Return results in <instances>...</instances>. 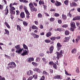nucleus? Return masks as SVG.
Wrapping results in <instances>:
<instances>
[{
  "mask_svg": "<svg viewBox=\"0 0 80 80\" xmlns=\"http://www.w3.org/2000/svg\"><path fill=\"white\" fill-rule=\"evenodd\" d=\"M58 22L59 23V24H61V23H62V20H58Z\"/></svg>",
  "mask_w": 80,
  "mask_h": 80,
  "instance_id": "obj_55",
  "label": "nucleus"
},
{
  "mask_svg": "<svg viewBox=\"0 0 80 80\" xmlns=\"http://www.w3.org/2000/svg\"><path fill=\"white\" fill-rule=\"evenodd\" d=\"M3 8V6L1 4H0V10H2Z\"/></svg>",
  "mask_w": 80,
  "mask_h": 80,
  "instance_id": "obj_57",
  "label": "nucleus"
},
{
  "mask_svg": "<svg viewBox=\"0 0 80 80\" xmlns=\"http://www.w3.org/2000/svg\"><path fill=\"white\" fill-rule=\"evenodd\" d=\"M39 4L40 5H44L45 4V3L44 2V1L43 0H40L39 2Z\"/></svg>",
  "mask_w": 80,
  "mask_h": 80,
  "instance_id": "obj_18",
  "label": "nucleus"
},
{
  "mask_svg": "<svg viewBox=\"0 0 80 80\" xmlns=\"http://www.w3.org/2000/svg\"><path fill=\"white\" fill-rule=\"evenodd\" d=\"M34 22L35 24H36V25H38V21H34Z\"/></svg>",
  "mask_w": 80,
  "mask_h": 80,
  "instance_id": "obj_59",
  "label": "nucleus"
},
{
  "mask_svg": "<svg viewBox=\"0 0 80 80\" xmlns=\"http://www.w3.org/2000/svg\"><path fill=\"white\" fill-rule=\"evenodd\" d=\"M22 8H23V6L22 5L20 6H19L20 9L21 10H22Z\"/></svg>",
  "mask_w": 80,
  "mask_h": 80,
  "instance_id": "obj_64",
  "label": "nucleus"
},
{
  "mask_svg": "<svg viewBox=\"0 0 80 80\" xmlns=\"http://www.w3.org/2000/svg\"><path fill=\"white\" fill-rule=\"evenodd\" d=\"M43 75H49V73L48 72H46L45 71H44L42 72Z\"/></svg>",
  "mask_w": 80,
  "mask_h": 80,
  "instance_id": "obj_28",
  "label": "nucleus"
},
{
  "mask_svg": "<svg viewBox=\"0 0 80 80\" xmlns=\"http://www.w3.org/2000/svg\"><path fill=\"white\" fill-rule=\"evenodd\" d=\"M43 8L44 10H46V9H47V6L43 4Z\"/></svg>",
  "mask_w": 80,
  "mask_h": 80,
  "instance_id": "obj_58",
  "label": "nucleus"
},
{
  "mask_svg": "<svg viewBox=\"0 0 80 80\" xmlns=\"http://www.w3.org/2000/svg\"><path fill=\"white\" fill-rule=\"evenodd\" d=\"M17 30H18L19 32H20V31H22V28H21V27H20V26L17 25Z\"/></svg>",
  "mask_w": 80,
  "mask_h": 80,
  "instance_id": "obj_22",
  "label": "nucleus"
},
{
  "mask_svg": "<svg viewBox=\"0 0 80 80\" xmlns=\"http://www.w3.org/2000/svg\"><path fill=\"white\" fill-rule=\"evenodd\" d=\"M23 46L24 48H25V49H26V50H27V49H28V47L24 44H23Z\"/></svg>",
  "mask_w": 80,
  "mask_h": 80,
  "instance_id": "obj_40",
  "label": "nucleus"
},
{
  "mask_svg": "<svg viewBox=\"0 0 80 80\" xmlns=\"http://www.w3.org/2000/svg\"><path fill=\"white\" fill-rule=\"evenodd\" d=\"M62 18L63 20H67V17L66 15L63 14L62 15Z\"/></svg>",
  "mask_w": 80,
  "mask_h": 80,
  "instance_id": "obj_21",
  "label": "nucleus"
},
{
  "mask_svg": "<svg viewBox=\"0 0 80 80\" xmlns=\"http://www.w3.org/2000/svg\"><path fill=\"white\" fill-rule=\"evenodd\" d=\"M70 25L71 26V31L72 32H73L75 28H76V27H75V23L73 22H71L70 23Z\"/></svg>",
  "mask_w": 80,
  "mask_h": 80,
  "instance_id": "obj_5",
  "label": "nucleus"
},
{
  "mask_svg": "<svg viewBox=\"0 0 80 80\" xmlns=\"http://www.w3.org/2000/svg\"><path fill=\"white\" fill-rule=\"evenodd\" d=\"M25 12L26 14L27 15H30V13L28 12V11H25Z\"/></svg>",
  "mask_w": 80,
  "mask_h": 80,
  "instance_id": "obj_53",
  "label": "nucleus"
},
{
  "mask_svg": "<svg viewBox=\"0 0 80 80\" xmlns=\"http://www.w3.org/2000/svg\"><path fill=\"white\" fill-rule=\"evenodd\" d=\"M8 65L9 66H8L7 67V68L8 70H9L10 68H12V69H13V68H15L16 66L15 63L14 62H9L8 64Z\"/></svg>",
  "mask_w": 80,
  "mask_h": 80,
  "instance_id": "obj_2",
  "label": "nucleus"
},
{
  "mask_svg": "<svg viewBox=\"0 0 80 80\" xmlns=\"http://www.w3.org/2000/svg\"><path fill=\"white\" fill-rule=\"evenodd\" d=\"M64 3L66 5H68V1L67 0H65L64 2Z\"/></svg>",
  "mask_w": 80,
  "mask_h": 80,
  "instance_id": "obj_38",
  "label": "nucleus"
},
{
  "mask_svg": "<svg viewBox=\"0 0 80 80\" xmlns=\"http://www.w3.org/2000/svg\"><path fill=\"white\" fill-rule=\"evenodd\" d=\"M77 52V49L76 48H74L72 49L71 52L72 53H76Z\"/></svg>",
  "mask_w": 80,
  "mask_h": 80,
  "instance_id": "obj_24",
  "label": "nucleus"
},
{
  "mask_svg": "<svg viewBox=\"0 0 80 80\" xmlns=\"http://www.w3.org/2000/svg\"><path fill=\"white\" fill-rule=\"evenodd\" d=\"M56 53L57 55L56 58L58 60H59L60 57H63L62 54L63 53V51H62V50H61L60 51V52H56Z\"/></svg>",
  "mask_w": 80,
  "mask_h": 80,
  "instance_id": "obj_4",
  "label": "nucleus"
},
{
  "mask_svg": "<svg viewBox=\"0 0 80 80\" xmlns=\"http://www.w3.org/2000/svg\"><path fill=\"white\" fill-rule=\"evenodd\" d=\"M42 60L43 61V62H45L46 61V59H45V58H42Z\"/></svg>",
  "mask_w": 80,
  "mask_h": 80,
  "instance_id": "obj_60",
  "label": "nucleus"
},
{
  "mask_svg": "<svg viewBox=\"0 0 80 80\" xmlns=\"http://www.w3.org/2000/svg\"><path fill=\"white\" fill-rule=\"evenodd\" d=\"M20 17L21 18H25V15L23 12H21L20 14Z\"/></svg>",
  "mask_w": 80,
  "mask_h": 80,
  "instance_id": "obj_10",
  "label": "nucleus"
},
{
  "mask_svg": "<svg viewBox=\"0 0 80 80\" xmlns=\"http://www.w3.org/2000/svg\"><path fill=\"white\" fill-rule=\"evenodd\" d=\"M33 71L34 72H37L38 73H40V70L38 68H35L33 69Z\"/></svg>",
  "mask_w": 80,
  "mask_h": 80,
  "instance_id": "obj_13",
  "label": "nucleus"
},
{
  "mask_svg": "<svg viewBox=\"0 0 80 80\" xmlns=\"http://www.w3.org/2000/svg\"><path fill=\"white\" fill-rule=\"evenodd\" d=\"M39 80H45V76H42Z\"/></svg>",
  "mask_w": 80,
  "mask_h": 80,
  "instance_id": "obj_46",
  "label": "nucleus"
},
{
  "mask_svg": "<svg viewBox=\"0 0 80 80\" xmlns=\"http://www.w3.org/2000/svg\"><path fill=\"white\" fill-rule=\"evenodd\" d=\"M24 10L25 12H26V11H27L28 10H27V7L25 6H24Z\"/></svg>",
  "mask_w": 80,
  "mask_h": 80,
  "instance_id": "obj_45",
  "label": "nucleus"
},
{
  "mask_svg": "<svg viewBox=\"0 0 80 80\" xmlns=\"http://www.w3.org/2000/svg\"><path fill=\"white\" fill-rule=\"evenodd\" d=\"M62 47V45H61L60 43L59 42L57 43V48L58 51H59V50H60V49H61V47Z\"/></svg>",
  "mask_w": 80,
  "mask_h": 80,
  "instance_id": "obj_7",
  "label": "nucleus"
},
{
  "mask_svg": "<svg viewBox=\"0 0 80 80\" xmlns=\"http://www.w3.org/2000/svg\"><path fill=\"white\" fill-rule=\"evenodd\" d=\"M15 48H16L17 50L16 51V52L18 53V54H20V53L22 52V51H23V48H21L20 45H18L15 46Z\"/></svg>",
  "mask_w": 80,
  "mask_h": 80,
  "instance_id": "obj_1",
  "label": "nucleus"
},
{
  "mask_svg": "<svg viewBox=\"0 0 80 80\" xmlns=\"http://www.w3.org/2000/svg\"><path fill=\"white\" fill-rule=\"evenodd\" d=\"M52 32H48L46 34V37H50L51 35H52Z\"/></svg>",
  "mask_w": 80,
  "mask_h": 80,
  "instance_id": "obj_23",
  "label": "nucleus"
},
{
  "mask_svg": "<svg viewBox=\"0 0 80 80\" xmlns=\"http://www.w3.org/2000/svg\"><path fill=\"white\" fill-rule=\"evenodd\" d=\"M31 35H32V36H35V37H34V38H38L39 37V36L37 34H36L35 33H31Z\"/></svg>",
  "mask_w": 80,
  "mask_h": 80,
  "instance_id": "obj_17",
  "label": "nucleus"
},
{
  "mask_svg": "<svg viewBox=\"0 0 80 80\" xmlns=\"http://www.w3.org/2000/svg\"><path fill=\"white\" fill-rule=\"evenodd\" d=\"M28 55V51L26 50H24L23 52L21 54V55H22V56H25V55Z\"/></svg>",
  "mask_w": 80,
  "mask_h": 80,
  "instance_id": "obj_6",
  "label": "nucleus"
},
{
  "mask_svg": "<svg viewBox=\"0 0 80 80\" xmlns=\"http://www.w3.org/2000/svg\"><path fill=\"white\" fill-rule=\"evenodd\" d=\"M50 22H53L55 21V18H51L50 19Z\"/></svg>",
  "mask_w": 80,
  "mask_h": 80,
  "instance_id": "obj_44",
  "label": "nucleus"
},
{
  "mask_svg": "<svg viewBox=\"0 0 80 80\" xmlns=\"http://www.w3.org/2000/svg\"><path fill=\"white\" fill-rule=\"evenodd\" d=\"M80 20V16H77L74 18H73L72 20L73 21H75V20Z\"/></svg>",
  "mask_w": 80,
  "mask_h": 80,
  "instance_id": "obj_16",
  "label": "nucleus"
},
{
  "mask_svg": "<svg viewBox=\"0 0 80 80\" xmlns=\"http://www.w3.org/2000/svg\"><path fill=\"white\" fill-rule=\"evenodd\" d=\"M69 41V38L67 37H65V40L63 41V42H68Z\"/></svg>",
  "mask_w": 80,
  "mask_h": 80,
  "instance_id": "obj_30",
  "label": "nucleus"
},
{
  "mask_svg": "<svg viewBox=\"0 0 80 80\" xmlns=\"http://www.w3.org/2000/svg\"><path fill=\"white\" fill-rule=\"evenodd\" d=\"M54 49V47L53 46L51 45L49 48V51H50V53H52L53 52V51Z\"/></svg>",
  "mask_w": 80,
  "mask_h": 80,
  "instance_id": "obj_8",
  "label": "nucleus"
},
{
  "mask_svg": "<svg viewBox=\"0 0 80 80\" xmlns=\"http://www.w3.org/2000/svg\"><path fill=\"white\" fill-rule=\"evenodd\" d=\"M68 27V24H64L62 26V28H67Z\"/></svg>",
  "mask_w": 80,
  "mask_h": 80,
  "instance_id": "obj_39",
  "label": "nucleus"
},
{
  "mask_svg": "<svg viewBox=\"0 0 80 80\" xmlns=\"http://www.w3.org/2000/svg\"><path fill=\"white\" fill-rule=\"evenodd\" d=\"M54 79H60V80H61V79H62V78L60 75H58L54 76Z\"/></svg>",
  "mask_w": 80,
  "mask_h": 80,
  "instance_id": "obj_15",
  "label": "nucleus"
},
{
  "mask_svg": "<svg viewBox=\"0 0 80 80\" xmlns=\"http://www.w3.org/2000/svg\"><path fill=\"white\" fill-rule=\"evenodd\" d=\"M45 42L48 43H50L51 41L49 39H46L44 40Z\"/></svg>",
  "mask_w": 80,
  "mask_h": 80,
  "instance_id": "obj_36",
  "label": "nucleus"
},
{
  "mask_svg": "<svg viewBox=\"0 0 80 80\" xmlns=\"http://www.w3.org/2000/svg\"><path fill=\"white\" fill-rule=\"evenodd\" d=\"M50 11L51 12H55V10L54 9H52L51 8L50 10Z\"/></svg>",
  "mask_w": 80,
  "mask_h": 80,
  "instance_id": "obj_62",
  "label": "nucleus"
},
{
  "mask_svg": "<svg viewBox=\"0 0 80 80\" xmlns=\"http://www.w3.org/2000/svg\"><path fill=\"white\" fill-rule=\"evenodd\" d=\"M39 55L41 57H43L44 55V54L43 53H41L39 54Z\"/></svg>",
  "mask_w": 80,
  "mask_h": 80,
  "instance_id": "obj_54",
  "label": "nucleus"
},
{
  "mask_svg": "<svg viewBox=\"0 0 80 80\" xmlns=\"http://www.w3.org/2000/svg\"><path fill=\"white\" fill-rule=\"evenodd\" d=\"M15 10V8L14 7L12 6L11 7V10Z\"/></svg>",
  "mask_w": 80,
  "mask_h": 80,
  "instance_id": "obj_61",
  "label": "nucleus"
},
{
  "mask_svg": "<svg viewBox=\"0 0 80 80\" xmlns=\"http://www.w3.org/2000/svg\"><path fill=\"white\" fill-rule=\"evenodd\" d=\"M23 25L25 27H27V25H28V23L26 21H23Z\"/></svg>",
  "mask_w": 80,
  "mask_h": 80,
  "instance_id": "obj_35",
  "label": "nucleus"
},
{
  "mask_svg": "<svg viewBox=\"0 0 80 80\" xmlns=\"http://www.w3.org/2000/svg\"><path fill=\"white\" fill-rule=\"evenodd\" d=\"M10 13L11 15H15V12L13 10H11V9H10Z\"/></svg>",
  "mask_w": 80,
  "mask_h": 80,
  "instance_id": "obj_26",
  "label": "nucleus"
},
{
  "mask_svg": "<svg viewBox=\"0 0 80 80\" xmlns=\"http://www.w3.org/2000/svg\"><path fill=\"white\" fill-rule=\"evenodd\" d=\"M4 12H5L4 13L5 15H7L8 13V6H7L6 8L4 10Z\"/></svg>",
  "mask_w": 80,
  "mask_h": 80,
  "instance_id": "obj_11",
  "label": "nucleus"
},
{
  "mask_svg": "<svg viewBox=\"0 0 80 80\" xmlns=\"http://www.w3.org/2000/svg\"><path fill=\"white\" fill-rule=\"evenodd\" d=\"M33 79V77L32 76H31L30 77H29L27 79V80H31Z\"/></svg>",
  "mask_w": 80,
  "mask_h": 80,
  "instance_id": "obj_52",
  "label": "nucleus"
},
{
  "mask_svg": "<svg viewBox=\"0 0 80 80\" xmlns=\"http://www.w3.org/2000/svg\"><path fill=\"white\" fill-rule=\"evenodd\" d=\"M32 64L34 67H37V66H38V63H37L36 62H32Z\"/></svg>",
  "mask_w": 80,
  "mask_h": 80,
  "instance_id": "obj_33",
  "label": "nucleus"
},
{
  "mask_svg": "<svg viewBox=\"0 0 80 80\" xmlns=\"http://www.w3.org/2000/svg\"><path fill=\"white\" fill-rule=\"evenodd\" d=\"M33 73L32 70H29V71H28L27 73V75H28V76L32 75H33Z\"/></svg>",
  "mask_w": 80,
  "mask_h": 80,
  "instance_id": "obj_9",
  "label": "nucleus"
},
{
  "mask_svg": "<svg viewBox=\"0 0 80 80\" xmlns=\"http://www.w3.org/2000/svg\"><path fill=\"white\" fill-rule=\"evenodd\" d=\"M53 67L54 68V69H57V64H54L53 65Z\"/></svg>",
  "mask_w": 80,
  "mask_h": 80,
  "instance_id": "obj_43",
  "label": "nucleus"
},
{
  "mask_svg": "<svg viewBox=\"0 0 80 80\" xmlns=\"http://www.w3.org/2000/svg\"><path fill=\"white\" fill-rule=\"evenodd\" d=\"M49 65H53V64H54V63L52 61H51L49 62Z\"/></svg>",
  "mask_w": 80,
  "mask_h": 80,
  "instance_id": "obj_48",
  "label": "nucleus"
},
{
  "mask_svg": "<svg viewBox=\"0 0 80 80\" xmlns=\"http://www.w3.org/2000/svg\"><path fill=\"white\" fill-rule=\"evenodd\" d=\"M70 6L71 7H77V4L76 3L73 2L72 3H70Z\"/></svg>",
  "mask_w": 80,
  "mask_h": 80,
  "instance_id": "obj_12",
  "label": "nucleus"
},
{
  "mask_svg": "<svg viewBox=\"0 0 80 80\" xmlns=\"http://www.w3.org/2000/svg\"><path fill=\"white\" fill-rule=\"evenodd\" d=\"M16 12L17 15H19V14L20 13V11L18 10H16Z\"/></svg>",
  "mask_w": 80,
  "mask_h": 80,
  "instance_id": "obj_47",
  "label": "nucleus"
},
{
  "mask_svg": "<svg viewBox=\"0 0 80 80\" xmlns=\"http://www.w3.org/2000/svg\"><path fill=\"white\" fill-rule=\"evenodd\" d=\"M49 71V73H53V70L52 69H50Z\"/></svg>",
  "mask_w": 80,
  "mask_h": 80,
  "instance_id": "obj_49",
  "label": "nucleus"
},
{
  "mask_svg": "<svg viewBox=\"0 0 80 80\" xmlns=\"http://www.w3.org/2000/svg\"><path fill=\"white\" fill-rule=\"evenodd\" d=\"M54 17H59L60 16V15L58 13H55L54 14Z\"/></svg>",
  "mask_w": 80,
  "mask_h": 80,
  "instance_id": "obj_42",
  "label": "nucleus"
},
{
  "mask_svg": "<svg viewBox=\"0 0 80 80\" xmlns=\"http://www.w3.org/2000/svg\"><path fill=\"white\" fill-rule=\"evenodd\" d=\"M30 9L31 12H37V9L35 8L33 6V4L32 2H30L29 4Z\"/></svg>",
  "mask_w": 80,
  "mask_h": 80,
  "instance_id": "obj_3",
  "label": "nucleus"
},
{
  "mask_svg": "<svg viewBox=\"0 0 80 80\" xmlns=\"http://www.w3.org/2000/svg\"><path fill=\"white\" fill-rule=\"evenodd\" d=\"M40 28L41 29H43V26L42 24H41L40 25Z\"/></svg>",
  "mask_w": 80,
  "mask_h": 80,
  "instance_id": "obj_56",
  "label": "nucleus"
},
{
  "mask_svg": "<svg viewBox=\"0 0 80 80\" xmlns=\"http://www.w3.org/2000/svg\"><path fill=\"white\" fill-rule=\"evenodd\" d=\"M79 40H80V36H78L77 38L76 39L75 42L76 43H78V41H79Z\"/></svg>",
  "mask_w": 80,
  "mask_h": 80,
  "instance_id": "obj_19",
  "label": "nucleus"
},
{
  "mask_svg": "<svg viewBox=\"0 0 80 80\" xmlns=\"http://www.w3.org/2000/svg\"><path fill=\"white\" fill-rule=\"evenodd\" d=\"M40 58L39 57L37 58L36 60V61L37 62H40Z\"/></svg>",
  "mask_w": 80,
  "mask_h": 80,
  "instance_id": "obj_41",
  "label": "nucleus"
},
{
  "mask_svg": "<svg viewBox=\"0 0 80 80\" xmlns=\"http://www.w3.org/2000/svg\"><path fill=\"white\" fill-rule=\"evenodd\" d=\"M56 6L57 7H58V6H60V5H62V3L60 2H58L57 1H56V2L55 3V4Z\"/></svg>",
  "mask_w": 80,
  "mask_h": 80,
  "instance_id": "obj_14",
  "label": "nucleus"
},
{
  "mask_svg": "<svg viewBox=\"0 0 80 80\" xmlns=\"http://www.w3.org/2000/svg\"><path fill=\"white\" fill-rule=\"evenodd\" d=\"M38 18H43V15L41 13H39L38 15Z\"/></svg>",
  "mask_w": 80,
  "mask_h": 80,
  "instance_id": "obj_27",
  "label": "nucleus"
},
{
  "mask_svg": "<svg viewBox=\"0 0 80 80\" xmlns=\"http://www.w3.org/2000/svg\"><path fill=\"white\" fill-rule=\"evenodd\" d=\"M57 29L58 31L60 32H61L63 31H64V29H63L62 28H57Z\"/></svg>",
  "mask_w": 80,
  "mask_h": 80,
  "instance_id": "obj_25",
  "label": "nucleus"
},
{
  "mask_svg": "<svg viewBox=\"0 0 80 80\" xmlns=\"http://www.w3.org/2000/svg\"><path fill=\"white\" fill-rule=\"evenodd\" d=\"M5 25L6 26L7 28H10V25H9V24H8V23H7V22H5Z\"/></svg>",
  "mask_w": 80,
  "mask_h": 80,
  "instance_id": "obj_31",
  "label": "nucleus"
},
{
  "mask_svg": "<svg viewBox=\"0 0 80 80\" xmlns=\"http://www.w3.org/2000/svg\"><path fill=\"white\" fill-rule=\"evenodd\" d=\"M65 35H68L70 34V32L68 30H66L65 32Z\"/></svg>",
  "mask_w": 80,
  "mask_h": 80,
  "instance_id": "obj_32",
  "label": "nucleus"
},
{
  "mask_svg": "<svg viewBox=\"0 0 80 80\" xmlns=\"http://www.w3.org/2000/svg\"><path fill=\"white\" fill-rule=\"evenodd\" d=\"M70 12H71L69 11L68 13L67 14V16L69 17H70V18H72V14H70Z\"/></svg>",
  "mask_w": 80,
  "mask_h": 80,
  "instance_id": "obj_37",
  "label": "nucleus"
},
{
  "mask_svg": "<svg viewBox=\"0 0 80 80\" xmlns=\"http://www.w3.org/2000/svg\"><path fill=\"white\" fill-rule=\"evenodd\" d=\"M5 32H4V35H6V34H7L8 35H10V33H9V31H8V30L7 29H5Z\"/></svg>",
  "mask_w": 80,
  "mask_h": 80,
  "instance_id": "obj_20",
  "label": "nucleus"
},
{
  "mask_svg": "<svg viewBox=\"0 0 80 80\" xmlns=\"http://www.w3.org/2000/svg\"><path fill=\"white\" fill-rule=\"evenodd\" d=\"M30 15H26V18H30Z\"/></svg>",
  "mask_w": 80,
  "mask_h": 80,
  "instance_id": "obj_63",
  "label": "nucleus"
},
{
  "mask_svg": "<svg viewBox=\"0 0 80 80\" xmlns=\"http://www.w3.org/2000/svg\"><path fill=\"white\" fill-rule=\"evenodd\" d=\"M76 72L77 73H79V68H78V67H77L76 70Z\"/></svg>",
  "mask_w": 80,
  "mask_h": 80,
  "instance_id": "obj_50",
  "label": "nucleus"
},
{
  "mask_svg": "<svg viewBox=\"0 0 80 80\" xmlns=\"http://www.w3.org/2000/svg\"><path fill=\"white\" fill-rule=\"evenodd\" d=\"M28 63H30L32 62V61L31 60V58H29L28 60Z\"/></svg>",
  "mask_w": 80,
  "mask_h": 80,
  "instance_id": "obj_51",
  "label": "nucleus"
},
{
  "mask_svg": "<svg viewBox=\"0 0 80 80\" xmlns=\"http://www.w3.org/2000/svg\"><path fill=\"white\" fill-rule=\"evenodd\" d=\"M56 37H52L50 38V39L51 40H52L53 41H55V40H56Z\"/></svg>",
  "mask_w": 80,
  "mask_h": 80,
  "instance_id": "obj_34",
  "label": "nucleus"
},
{
  "mask_svg": "<svg viewBox=\"0 0 80 80\" xmlns=\"http://www.w3.org/2000/svg\"><path fill=\"white\" fill-rule=\"evenodd\" d=\"M32 29L33 30H38V27L35 25H33L32 27Z\"/></svg>",
  "mask_w": 80,
  "mask_h": 80,
  "instance_id": "obj_29",
  "label": "nucleus"
}]
</instances>
